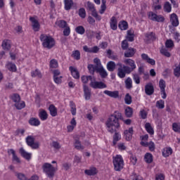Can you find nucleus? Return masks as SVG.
<instances>
[{
    "instance_id": "1",
    "label": "nucleus",
    "mask_w": 180,
    "mask_h": 180,
    "mask_svg": "<svg viewBox=\"0 0 180 180\" xmlns=\"http://www.w3.org/2000/svg\"><path fill=\"white\" fill-rule=\"evenodd\" d=\"M123 63L125 65L120 63L117 65L119 67L117 68V75L119 78H125L126 74H131V72L137 68V66H136V62L131 58L124 59Z\"/></svg>"
},
{
    "instance_id": "2",
    "label": "nucleus",
    "mask_w": 180,
    "mask_h": 180,
    "mask_svg": "<svg viewBox=\"0 0 180 180\" xmlns=\"http://www.w3.org/2000/svg\"><path fill=\"white\" fill-rule=\"evenodd\" d=\"M119 120H123L122 112L119 111H115L114 113L105 122L107 130L111 134H113V133L120 127Z\"/></svg>"
},
{
    "instance_id": "3",
    "label": "nucleus",
    "mask_w": 180,
    "mask_h": 180,
    "mask_svg": "<svg viewBox=\"0 0 180 180\" xmlns=\"http://www.w3.org/2000/svg\"><path fill=\"white\" fill-rule=\"evenodd\" d=\"M39 40L41 41L43 47L48 49V50L53 49L56 46V40L50 35L41 34L39 37Z\"/></svg>"
},
{
    "instance_id": "4",
    "label": "nucleus",
    "mask_w": 180,
    "mask_h": 180,
    "mask_svg": "<svg viewBox=\"0 0 180 180\" xmlns=\"http://www.w3.org/2000/svg\"><path fill=\"white\" fill-rule=\"evenodd\" d=\"M112 163L115 171L117 172H120L123 167H124V161L120 155H117L115 157L112 158Z\"/></svg>"
},
{
    "instance_id": "5",
    "label": "nucleus",
    "mask_w": 180,
    "mask_h": 180,
    "mask_svg": "<svg viewBox=\"0 0 180 180\" xmlns=\"http://www.w3.org/2000/svg\"><path fill=\"white\" fill-rule=\"evenodd\" d=\"M43 172L47 175L48 178H54V173L56 172V167H53L52 164L44 163L42 165Z\"/></svg>"
},
{
    "instance_id": "6",
    "label": "nucleus",
    "mask_w": 180,
    "mask_h": 180,
    "mask_svg": "<svg viewBox=\"0 0 180 180\" xmlns=\"http://www.w3.org/2000/svg\"><path fill=\"white\" fill-rule=\"evenodd\" d=\"M26 143L28 147H31L33 150H37L39 148V143L34 142V137L33 136H28L25 139Z\"/></svg>"
},
{
    "instance_id": "7",
    "label": "nucleus",
    "mask_w": 180,
    "mask_h": 180,
    "mask_svg": "<svg viewBox=\"0 0 180 180\" xmlns=\"http://www.w3.org/2000/svg\"><path fill=\"white\" fill-rule=\"evenodd\" d=\"M90 86L94 89H103L107 87L103 82H96L95 77H93V80H91V82L90 83Z\"/></svg>"
},
{
    "instance_id": "8",
    "label": "nucleus",
    "mask_w": 180,
    "mask_h": 180,
    "mask_svg": "<svg viewBox=\"0 0 180 180\" xmlns=\"http://www.w3.org/2000/svg\"><path fill=\"white\" fill-rule=\"evenodd\" d=\"M145 39L146 43H153L155 40H158V37L154 32H149L145 34Z\"/></svg>"
},
{
    "instance_id": "9",
    "label": "nucleus",
    "mask_w": 180,
    "mask_h": 180,
    "mask_svg": "<svg viewBox=\"0 0 180 180\" xmlns=\"http://www.w3.org/2000/svg\"><path fill=\"white\" fill-rule=\"evenodd\" d=\"M30 20L32 23V29L34 32H39L40 30V23L34 17H30Z\"/></svg>"
},
{
    "instance_id": "10",
    "label": "nucleus",
    "mask_w": 180,
    "mask_h": 180,
    "mask_svg": "<svg viewBox=\"0 0 180 180\" xmlns=\"http://www.w3.org/2000/svg\"><path fill=\"white\" fill-rule=\"evenodd\" d=\"M145 94L149 96L154 94V86L153 83L149 82L145 86Z\"/></svg>"
},
{
    "instance_id": "11",
    "label": "nucleus",
    "mask_w": 180,
    "mask_h": 180,
    "mask_svg": "<svg viewBox=\"0 0 180 180\" xmlns=\"http://www.w3.org/2000/svg\"><path fill=\"white\" fill-rule=\"evenodd\" d=\"M136 54V49L134 48L129 47L127 49H126L124 57H126L127 58H130L131 57H134Z\"/></svg>"
},
{
    "instance_id": "12",
    "label": "nucleus",
    "mask_w": 180,
    "mask_h": 180,
    "mask_svg": "<svg viewBox=\"0 0 180 180\" xmlns=\"http://www.w3.org/2000/svg\"><path fill=\"white\" fill-rule=\"evenodd\" d=\"M170 22L174 27H176L179 25V20H178V15L175 13H172L170 15Z\"/></svg>"
},
{
    "instance_id": "13",
    "label": "nucleus",
    "mask_w": 180,
    "mask_h": 180,
    "mask_svg": "<svg viewBox=\"0 0 180 180\" xmlns=\"http://www.w3.org/2000/svg\"><path fill=\"white\" fill-rule=\"evenodd\" d=\"M133 127L129 128L124 131V134L127 141H130L131 140V137H133Z\"/></svg>"
},
{
    "instance_id": "14",
    "label": "nucleus",
    "mask_w": 180,
    "mask_h": 180,
    "mask_svg": "<svg viewBox=\"0 0 180 180\" xmlns=\"http://www.w3.org/2000/svg\"><path fill=\"white\" fill-rule=\"evenodd\" d=\"M83 91L86 101H89V99H91V90L89 89V87H88V86L86 84H84Z\"/></svg>"
},
{
    "instance_id": "15",
    "label": "nucleus",
    "mask_w": 180,
    "mask_h": 180,
    "mask_svg": "<svg viewBox=\"0 0 180 180\" xmlns=\"http://www.w3.org/2000/svg\"><path fill=\"white\" fill-rule=\"evenodd\" d=\"M110 26L112 30H117V19L115 16L110 18Z\"/></svg>"
},
{
    "instance_id": "16",
    "label": "nucleus",
    "mask_w": 180,
    "mask_h": 180,
    "mask_svg": "<svg viewBox=\"0 0 180 180\" xmlns=\"http://www.w3.org/2000/svg\"><path fill=\"white\" fill-rule=\"evenodd\" d=\"M20 153L23 157V158H25L27 161H30V160L32 159V153H27L26 150H25L23 148H21L20 149Z\"/></svg>"
},
{
    "instance_id": "17",
    "label": "nucleus",
    "mask_w": 180,
    "mask_h": 180,
    "mask_svg": "<svg viewBox=\"0 0 180 180\" xmlns=\"http://www.w3.org/2000/svg\"><path fill=\"white\" fill-rule=\"evenodd\" d=\"M69 70L73 77V78H75V79H79V72H78V70H77V68L70 66L69 68Z\"/></svg>"
},
{
    "instance_id": "18",
    "label": "nucleus",
    "mask_w": 180,
    "mask_h": 180,
    "mask_svg": "<svg viewBox=\"0 0 180 180\" xmlns=\"http://www.w3.org/2000/svg\"><path fill=\"white\" fill-rule=\"evenodd\" d=\"M103 94H105V95H108V96H110V98H119V91H111L105 90L103 91Z\"/></svg>"
},
{
    "instance_id": "19",
    "label": "nucleus",
    "mask_w": 180,
    "mask_h": 180,
    "mask_svg": "<svg viewBox=\"0 0 180 180\" xmlns=\"http://www.w3.org/2000/svg\"><path fill=\"white\" fill-rule=\"evenodd\" d=\"M39 117L42 121H44L46 119H49V114H47V111H46V110H44V109L39 110Z\"/></svg>"
},
{
    "instance_id": "20",
    "label": "nucleus",
    "mask_w": 180,
    "mask_h": 180,
    "mask_svg": "<svg viewBox=\"0 0 180 180\" xmlns=\"http://www.w3.org/2000/svg\"><path fill=\"white\" fill-rule=\"evenodd\" d=\"M65 11H71L74 5V1L72 0H64Z\"/></svg>"
},
{
    "instance_id": "21",
    "label": "nucleus",
    "mask_w": 180,
    "mask_h": 180,
    "mask_svg": "<svg viewBox=\"0 0 180 180\" xmlns=\"http://www.w3.org/2000/svg\"><path fill=\"white\" fill-rule=\"evenodd\" d=\"M3 47V50H6V51H9L11 50V40L4 39L1 44Z\"/></svg>"
},
{
    "instance_id": "22",
    "label": "nucleus",
    "mask_w": 180,
    "mask_h": 180,
    "mask_svg": "<svg viewBox=\"0 0 180 180\" xmlns=\"http://www.w3.org/2000/svg\"><path fill=\"white\" fill-rule=\"evenodd\" d=\"M8 154H12L13 155V161H15L18 164H20V159L16 155L15 150L9 149L8 150Z\"/></svg>"
},
{
    "instance_id": "23",
    "label": "nucleus",
    "mask_w": 180,
    "mask_h": 180,
    "mask_svg": "<svg viewBox=\"0 0 180 180\" xmlns=\"http://www.w3.org/2000/svg\"><path fill=\"white\" fill-rule=\"evenodd\" d=\"M49 110L52 117H56V116H57V108H56L54 105L51 104L49 107Z\"/></svg>"
},
{
    "instance_id": "24",
    "label": "nucleus",
    "mask_w": 180,
    "mask_h": 180,
    "mask_svg": "<svg viewBox=\"0 0 180 180\" xmlns=\"http://www.w3.org/2000/svg\"><path fill=\"white\" fill-rule=\"evenodd\" d=\"M118 27L120 30H127L129 29V24L127 21L122 20L119 22Z\"/></svg>"
},
{
    "instance_id": "25",
    "label": "nucleus",
    "mask_w": 180,
    "mask_h": 180,
    "mask_svg": "<svg viewBox=\"0 0 180 180\" xmlns=\"http://www.w3.org/2000/svg\"><path fill=\"white\" fill-rule=\"evenodd\" d=\"M114 133L115 134L113 135L112 145L115 146L116 144H117V141H119L122 139V136L120 135V134H119V132H117V131H115Z\"/></svg>"
},
{
    "instance_id": "26",
    "label": "nucleus",
    "mask_w": 180,
    "mask_h": 180,
    "mask_svg": "<svg viewBox=\"0 0 180 180\" xmlns=\"http://www.w3.org/2000/svg\"><path fill=\"white\" fill-rule=\"evenodd\" d=\"M28 122L31 126H40V120L37 118L32 117L29 120Z\"/></svg>"
},
{
    "instance_id": "27",
    "label": "nucleus",
    "mask_w": 180,
    "mask_h": 180,
    "mask_svg": "<svg viewBox=\"0 0 180 180\" xmlns=\"http://www.w3.org/2000/svg\"><path fill=\"white\" fill-rule=\"evenodd\" d=\"M124 83L127 89H131L133 88V80H131V78L127 77Z\"/></svg>"
},
{
    "instance_id": "28",
    "label": "nucleus",
    "mask_w": 180,
    "mask_h": 180,
    "mask_svg": "<svg viewBox=\"0 0 180 180\" xmlns=\"http://www.w3.org/2000/svg\"><path fill=\"white\" fill-rule=\"evenodd\" d=\"M163 9L165 12H167V13H169L171 11H172V6H171V4L169 1H166L164 4Z\"/></svg>"
},
{
    "instance_id": "29",
    "label": "nucleus",
    "mask_w": 180,
    "mask_h": 180,
    "mask_svg": "<svg viewBox=\"0 0 180 180\" xmlns=\"http://www.w3.org/2000/svg\"><path fill=\"white\" fill-rule=\"evenodd\" d=\"M115 68H116V63L113 61H109L107 63V69L111 72L115 71Z\"/></svg>"
},
{
    "instance_id": "30",
    "label": "nucleus",
    "mask_w": 180,
    "mask_h": 180,
    "mask_svg": "<svg viewBox=\"0 0 180 180\" xmlns=\"http://www.w3.org/2000/svg\"><path fill=\"white\" fill-rule=\"evenodd\" d=\"M144 160L147 164H151L153 162V154L148 153L144 156Z\"/></svg>"
},
{
    "instance_id": "31",
    "label": "nucleus",
    "mask_w": 180,
    "mask_h": 180,
    "mask_svg": "<svg viewBox=\"0 0 180 180\" xmlns=\"http://www.w3.org/2000/svg\"><path fill=\"white\" fill-rule=\"evenodd\" d=\"M93 79H94V77L91 75L89 76L83 75L81 77V80L83 82V84H88V81H91V82H92Z\"/></svg>"
},
{
    "instance_id": "32",
    "label": "nucleus",
    "mask_w": 180,
    "mask_h": 180,
    "mask_svg": "<svg viewBox=\"0 0 180 180\" xmlns=\"http://www.w3.org/2000/svg\"><path fill=\"white\" fill-rule=\"evenodd\" d=\"M97 72L100 74L101 78H106V77H108V72L105 70L103 67L97 69Z\"/></svg>"
},
{
    "instance_id": "33",
    "label": "nucleus",
    "mask_w": 180,
    "mask_h": 180,
    "mask_svg": "<svg viewBox=\"0 0 180 180\" xmlns=\"http://www.w3.org/2000/svg\"><path fill=\"white\" fill-rule=\"evenodd\" d=\"M172 154V148H166L162 151L163 157H169Z\"/></svg>"
},
{
    "instance_id": "34",
    "label": "nucleus",
    "mask_w": 180,
    "mask_h": 180,
    "mask_svg": "<svg viewBox=\"0 0 180 180\" xmlns=\"http://www.w3.org/2000/svg\"><path fill=\"white\" fill-rule=\"evenodd\" d=\"M75 146V148H76V150H84V148H85V147H84V146H82L81 144V141H79V140L76 139L74 143Z\"/></svg>"
},
{
    "instance_id": "35",
    "label": "nucleus",
    "mask_w": 180,
    "mask_h": 180,
    "mask_svg": "<svg viewBox=\"0 0 180 180\" xmlns=\"http://www.w3.org/2000/svg\"><path fill=\"white\" fill-rule=\"evenodd\" d=\"M84 174H86V175H89V176L96 175V168L94 167L90 169H86L84 171Z\"/></svg>"
},
{
    "instance_id": "36",
    "label": "nucleus",
    "mask_w": 180,
    "mask_h": 180,
    "mask_svg": "<svg viewBox=\"0 0 180 180\" xmlns=\"http://www.w3.org/2000/svg\"><path fill=\"white\" fill-rule=\"evenodd\" d=\"M6 68L9 71H12V72H16V65L12 63H8L6 64Z\"/></svg>"
},
{
    "instance_id": "37",
    "label": "nucleus",
    "mask_w": 180,
    "mask_h": 180,
    "mask_svg": "<svg viewBox=\"0 0 180 180\" xmlns=\"http://www.w3.org/2000/svg\"><path fill=\"white\" fill-rule=\"evenodd\" d=\"M87 68H88L90 74H92V75H94L95 74V71H96V72H98V69L96 67H95V65L89 64V65H88Z\"/></svg>"
},
{
    "instance_id": "38",
    "label": "nucleus",
    "mask_w": 180,
    "mask_h": 180,
    "mask_svg": "<svg viewBox=\"0 0 180 180\" xmlns=\"http://www.w3.org/2000/svg\"><path fill=\"white\" fill-rule=\"evenodd\" d=\"M72 57H73V58L77 60H81V53L78 50L74 51H72Z\"/></svg>"
},
{
    "instance_id": "39",
    "label": "nucleus",
    "mask_w": 180,
    "mask_h": 180,
    "mask_svg": "<svg viewBox=\"0 0 180 180\" xmlns=\"http://www.w3.org/2000/svg\"><path fill=\"white\" fill-rule=\"evenodd\" d=\"M11 99L13 101V102L17 103L18 102H20V96L18 94H13L11 96Z\"/></svg>"
},
{
    "instance_id": "40",
    "label": "nucleus",
    "mask_w": 180,
    "mask_h": 180,
    "mask_svg": "<svg viewBox=\"0 0 180 180\" xmlns=\"http://www.w3.org/2000/svg\"><path fill=\"white\" fill-rule=\"evenodd\" d=\"M145 128L146 131H148L149 134H154V129H153V127H151V124L147 122L145 124Z\"/></svg>"
},
{
    "instance_id": "41",
    "label": "nucleus",
    "mask_w": 180,
    "mask_h": 180,
    "mask_svg": "<svg viewBox=\"0 0 180 180\" xmlns=\"http://www.w3.org/2000/svg\"><path fill=\"white\" fill-rule=\"evenodd\" d=\"M14 106L18 110H21V109H23L26 106V104L25 103V101H22L21 103L17 102L14 104Z\"/></svg>"
},
{
    "instance_id": "42",
    "label": "nucleus",
    "mask_w": 180,
    "mask_h": 180,
    "mask_svg": "<svg viewBox=\"0 0 180 180\" xmlns=\"http://www.w3.org/2000/svg\"><path fill=\"white\" fill-rule=\"evenodd\" d=\"M101 10L99 11V13L101 15H103V13H105L106 11V0H101Z\"/></svg>"
},
{
    "instance_id": "43",
    "label": "nucleus",
    "mask_w": 180,
    "mask_h": 180,
    "mask_svg": "<svg viewBox=\"0 0 180 180\" xmlns=\"http://www.w3.org/2000/svg\"><path fill=\"white\" fill-rule=\"evenodd\" d=\"M125 116L127 117H131L133 116V108L131 107H127L125 109Z\"/></svg>"
},
{
    "instance_id": "44",
    "label": "nucleus",
    "mask_w": 180,
    "mask_h": 180,
    "mask_svg": "<svg viewBox=\"0 0 180 180\" xmlns=\"http://www.w3.org/2000/svg\"><path fill=\"white\" fill-rule=\"evenodd\" d=\"M31 77L35 78V77H38V78H41V72L40 70L36 69L34 71L31 72Z\"/></svg>"
},
{
    "instance_id": "45",
    "label": "nucleus",
    "mask_w": 180,
    "mask_h": 180,
    "mask_svg": "<svg viewBox=\"0 0 180 180\" xmlns=\"http://www.w3.org/2000/svg\"><path fill=\"white\" fill-rule=\"evenodd\" d=\"M56 25H58V26L61 29H65V27H67V22L64 20L58 21Z\"/></svg>"
},
{
    "instance_id": "46",
    "label": "nucleus",
    "mask_w": 180,
    "mask_h": 180,
    "mask_svg": "<svg viewBox=\"0 0 180 180\" xmlns=\"http://www.w3.org/2000/svg\"><path fill=\"white\" fill-rule=\"evenodd\" d=\"M94 67L97 68V70L99 68H102L103 66H102V63H101V60L98 58H96L94 59Z\"/></svg>"
},
{
    "instance_id": "47",
    "label": "nucleus",
    "mask_w": 180,
    "mask_h": 180,
    "mask_svg": "<svg viewBox=\"0 0 180 180\" xmlns=\"http://www.w3.org/2000/svg\"><path fill=\"white\" fill-rule=\"evenodd\" d=\"M15 174L19 180H29L23 173L15 172Z\"/></svg>"
},
{
    "instance_id": "48",
    "label": "nucleus",
    "mask_w": 180,
    "mask_h": 180,
    "mask_svg": "<svg viewBox=\"0 0 180 180\" xmlns=\"http://www.w3.org/2000/svg\"><path fill=\"white\" fill-rule=\"evenodd\" d=\"M75 32H77L78 34H84L85 33V28L79 25L75 28Z\"/></svg>"
},
{
    "instance_id": "49",
    "label": "nucleus",
    "mask_w": 180,
    "mask_h": 180,
    "mask_svg": "<svg viewBox=\"0 0 180 180\" xmlns=\"http://www.w3.org/2000/svg\"><path fill=\"white\" fill-rule=\"evenodd\" d=\"M132 78L134 81V82L139 85V84H140V75L137 74V73H134L132 74Z\"/></svg>"
},
{
    "instance_id": "50",
    "label": "nucleus",
    "mask_w": 180,
    "mask_h": 180,
    "mask_svg": "<svg viewBox=\"0 0 180 180\" xmlns=\"http://www.w3.org/2000/svg\"><path fill=\"white\" fill-rule=\"evenodd\" d=\"M79 16L82 19H85L86 16V11H85V8H81L79 9Z\"/></svg>"
},
{
    "instance_id": "51",
    "label": "nucleus",
    "mask_w": 180,
    "mask_h": 180,
    "mask_svg": "<svg viewBox=\"0 0 180 180\" xmlns=\"http://www.w3.org/2000/svg\"><path fill=\"white\" fill-rule=\"evenodd\" d=\"M174 41L172 39H167L165 42V47L167 49H172L174 47Z\"/></svg>"
},
{
    "instance_id": "52",
    "label": "nucleus",
    "mask_w": 180,
    "mask_h": 180,
    "mask_svg": "<svg viewBox=\"0 0 180 180\" xmlns=\"http://www.w3.org/2000/svg\"><path fill=\"white\" fill-rule=\"evenodd\" d=\"M156 108L158 109H164L165 108V103L163 100H160L156 102Z\"/></svg>"
},
{
    "instance_id": "53",
    "label": "nucleus",
    "mask_w": 180,
    "mask_h": 180,
    "mask_svg": "<svg viewBox=\"0 0 180 180\" xmlns=\"http://www.w3.org/2000/svg\"><path fill=\"white\" fill-rule=\"evenodd\" d=\"M160 53L162 54V56H165V57H171V53L165 48L160 49Z\"/></svg>"
},
{
    "instance_id": "54",
    "label": "nucleus",
    "mask_w": 180,
    "mask_h": 180,
    "mask_svg": "<svg viewBox=\"0 0 180 180\" xmlns=\"http://www.w3.org/2000/svg\"><path fill=\"white\" fill-rule=\"evenodd\" d=\"M172 129L176 133H180V124L176 122L172 124Z\"/></svg>"
},
{
    "instance_id": "55",
    "label": "nucleus",
    "mask_w": 180,
    "mask_h": 180,
    "mask_svg": "<svg viewBox=\"0 0 180 180\" xmlns=\"http://www.w3.org/2000/svg\"><path fill=\"white\" fill-rule=\"evenodd\" d=\"M50 67L51 68H57L58 67V62L56 59H52L50 61Z\"/></svg>"
},
{
    "instance_id": "56",
    "label": "nucleus",
    "mask_w": 180,
    "mask_h": 180,
    "mask_svg": "<svg viewBox=\"0 0 180 180\" xmlns=\"http://www.w3.org/2000/svg\"><path fill=\"white\" fill-rule=\"evenodd\" d=\"M159 86L160 88V91H164L165 90V88L167 86V85L165 84V80L161 79L159 81Z\"/></svg>"
},
{
    "instance_id": "57",
    "label": "nucleus",
    "mask_w": 180,
    "mask_h": 180,
    "mask_svg": "<svg viewBox=\"0 0 180 180\" xmlns=\"http://www.w3.org/2000/svg\"><path fill=\"white\" fill-rule=\"evenodd\" d=\"M125 103L127 105H131V96H130L129 94H127L124 97Z\"/></svg>"
},
{
    "instance_id": "58",
    "label": "nucleus",
    "mask_w": 180,
    "mask_h": 180,
    "mask_svg": "<svg viewBox=\"0 0 180 180\" xmlns=\"http://www.w3.org/2000/svg\"><path fill=\"white\" fill-rule=\"evenodd\" d=\"M121 47L122 50H127L129 49V42H127V39H124L122 41Z\"/></svg>"
},
{
    "instance_id": "59",
    "label": "nucleus",
    "mask_w": 180,
    "mask_h": 180,
    "mask_svg": "<svg viewBox=\"0 0 180 180\" xmlns=\"http://www.w3.org/2000/svg\"><path fill=\"white\" fill-rule=\"evenodd\" d=\"M95 10V5L91 3V1L87 2V11H90V12H92V11Z\"/></svg>"
},
{
    "instance_id": "60",
    "label": "nucleus",
    "mask_w": 180,
    "mask_h": 180,
    "mask_svg": "<svg viewBox=\"0 0 180 180\" xmlns=\"http://www.w3.org/2000/svg\"><path fill=\"white\" fill-rule=\"evenodd\" d=\"M148 147L150 151H155V143L153 141H150L148 143Z\"/></svg>"
},
{
    "instance_id": "61",
    "label": "nucleus",
    "mask_w": 180,
    "mask_h": 180,
    "mask_svg": "<svg viewBox=\"0 0 180 180\" xmlns=\"http://www.w3.org/2000/svg\"><path fill=\"white\" fill-rule=\"evenodd\" d=\"M91 15L92 16H94V18H95L96 19H97V20H101V19H102V18L101 17V15H98V12H96V9H94V11H91Z\"/></svg>"
},
{
    "instance_id": "62",
    "label": "nucleus",
    "mask_w": 180,
    "mask_h": 180,
    "mask_svg": "<svg viewBox=\"0 0 180 180\" xmlns=\"http://www.w3.org/2000/svg\"><path fill=\"white\" fill-rule=\"evenodd\" d=\"M52 147H53V148H56V150H60V148H61V145H60V143H58V141H53L52 142Z\"/></svg>"
},
{
    "instance_id": "63",
    "label": "nucleus",
    "mask_w": 180,
    "mask_h": 180,
    "mask_svg": "<svg viewBox=\"0 0 180 180\" xmlns=\"http://www.w3.org/2000/svg\"><path fill=\"white\" fill-rule=\"evenodd\" d=\"M63 76H57L56 77H53V81L56 84H60L63 82Z\"/></svg>"
},
{
    "instance_id": "64",
    "label": "nucleus",
    "mask_w": 180,
    "mask_h": 180,
    "mask_svg": "<svg viewBox=\"0 0 180 180\" xmlns=\"http://www.w3.org/2000/svg\"><path fill=\"white\" fill-rule=\"evenodd\" d=\"M70 33H71V30L70 29V27H66L63 30V35L65 37L70 36Z\"/></svg>"
}]
</instances>
